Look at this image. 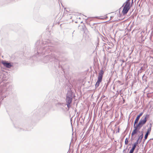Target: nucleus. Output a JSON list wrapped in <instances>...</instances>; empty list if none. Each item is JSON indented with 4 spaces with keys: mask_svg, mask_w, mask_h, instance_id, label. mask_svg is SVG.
I'll return each instance as SVG.
<instances>
[{
    "mask_svg": "<svg viewBox=\"0 0 153 153\" xmlns=\"http://www.w3.org/2000/svg\"><path fill=\"white\" fill-rule=\"evenodd\" d=\"M120 15L119 11L117 12L116 13H113L107 15L106 17V18L110 17V19H113V21L114 22L117 21L118 19H119L118 18L120 17Z\"/></svg>",
    "mask_w": 153,
    "mask_h": 153,
    "instance_id": "1",
    "label": "nucleus"
},
{
    "mask_svg": "<svg viewBox=\"0 0 153 153\" xmlns=\"http://www.w3.org/2000/svg\"><path fill=\"white\" fill-rule=\"evenodd\" d=\"M130 0H127L124 4V7L122 11V13L123 14L127 13L130 8Z\"/></svg>",
    "mask_w": 153,
    "mask_h": 153,
    "instance_id": "2",
    "label": "nucleus"
},
{
    "mask_svg": "<svg viewBox=\"0 0 153 153\" xmlns=\"http://www.w3.org/2000/svg\"><path fill=\"white\" fill-rule=\"evenodd\" d=\"M72 100V96L71 95L69 94H67L66 101L67 103V105L68 108L70 106V104L71 103Z\"/></svg>",
    "mask_w": 153,
    "mask_h": 153,
    "instance_id": "3",
    "label": "nucleus"
},
{
    "mask_svg": "<svg viewBox=\"0 0 153 153\" xmlns=\"http://www.w3.org/2000/svg\"><path fill=\"white\" fill-rule=\"evenodd\" d=\"M1 62L4 66L9 68H10L13 65V64L8 63L6 61H2Z\"/></svg>",
    "mask_w": 153,
    "mask_h": 153,
    "instance_id": "4",
    "label": "nucleus"
},
{
    "mask_svg": "<svg viewBox=\"0 0 153 153\" xmlns=\"http://www.w3.org/2000/svg\"><path fill=\"white\" fill-rule=\"evenodd\" d=\"M147 121L146 117H145L143 119H141L137 125V127H141L145 124Z\"/></svg>",
    "mask_w": 153,
    "mask_h": 153,
    "instance_id": "5",
    "label": "nucleus"
},
{
    "mask_svg": "<svg viewBox=\"0 0 153 153\" xmlns=\"http://www.w3.org/2000/svg\"><path fill=\"white\" fill-rule=\"evenodd\" d=\"M143 137V134H142L138 138V139L137 140L136 142L134 143V149L135 148L136 145L138 143H140L142 141V139Z\"/></svg>",
    "mask_w": 153,
    "mask_h": 153,
    "instance_id": "6",
    "label": "nucleus"
},
{
    "mask_svg": "<svg viewBox=\"0 0 153 153\" xmlns=\"http://www.w3.org/2000/svg\"><path fill=\"white\" fill-rule=\"evenodd\" d=\"M143 113L141 112L140 113V114L137 117L134 121V125L138 122L140 117L143 115Z\"/></svg>",
    "mask_w": 153,
    "mask_h": 153,
    "instance_id": "7",
    "label": "nucleus"
},
{
    "mask_svg": "<svg viewBox=\"0 0 153 153\" xmlns=\"http://www.w3.org/2000/svg\"><path fill=\"white\" fill-rule=\"evenodd\" d=\"M104 73V72L102 70H100V72L98 76L102 78L103 75V74Z\"/></svg>",
    "mask_w": 153,
    "mask_h": 153,
    "instance_id": "8",
    "label": "nucleus"
},
{
    "mask_svg": "<svg viewBox=\"0 0 153 153\" xmlns=\"http://www.w3.org/2000/svg\"><path fill=\"white\" fill-rule=\"evenodd\" d=\"M102 78L98 76L97 82L100 83L102 81Z\"/></svg>",
    "mask_w": 153,
    "mask_h": 153,
    "instance_id": "9",
    "label": "nucleus"
},
{
    "mask_svg": "<svg viewBox=\"0 0 153 153\" xmlns=\"http://www.w3.org/2000/svg\"><path fill=\"white\" fill-rule=\"evenodd\" d=\"M151 127L150 128H148L147 129V131L146 133H147L148 134H149L151 132Z\"/></svg>",
    "mask_w": 153,
    "mask_h": 153,
    "instance_id": "10",
    "label": "nucleus"
},
{
    "mask_svg": "<svg viewBox=\"0 0 153 153\" xmlns=\"http://www.w3.org/2000/svg\"><path fill=\"white\" fill-rule=\"evenodd\" d=\"M134 151V146H133L131 150H130L129 153H133Z\"/></svg>",
    "mask_w": 153,
    "mask_h": 153,
    "instance_id": "11",
    "label": "nucleus"
},
{
    "mask_svg": "<svg viewBox=\"0 0 153 153\" xmlns=\"http://www.w3.org/2000/svg\"><path fill=\"white\" fill-rule=\"evenodd\" d=\"M128 139L127 138H126L125 140V144L126 145H127L128 143Z\"/></svg>",
    "mask_w": 153,
    "mask_h": 153,
    "instance_id": "12",
    "label": "nucleus"
},
{
    "mask_svg": "<svg viewBox=\"0 0 153 153\" xmlns=\"http://www.w3.org/2000/svg\"><path fill=\"white\" fill-rule=\"evenodd\" d=\"M149 134H148L147 133H146V134L145 135V137H144V140H146Z\"/></svg>",
    "mask_w": 153,
    "mask_h": 153,
    "instance_id": "13",
    "label": "nucleus"
},
{
    "mask_svg": "<svg viewBox=\"0 0 153 153\" xmlns=\"http://www.w3.org/2000/svg\"><path fill=\"white\" fill-rule=\"evenodd\" d=\"M100 84V83L97 82L95 86L97 87H98L99 86Z\"/></svg>",
    "mask_w": 153,
    "mask_h": 153,
    "instance_id": "14",
    "label": "nucleus"
},
{
    "mask_svg": "<svg viewBox=\"0 0 153 153\" xmlns=\"http://www.w3.org/2000/svg\"><path fill=\"white\" fill-rule=\"evenodd\" d=\"M134 134V130L132 131V135H133Z\"/></svg>",
    "mask_w": 153,
    "mask_h": 153,
    "instance_id": "15",
    "label": "nucleus"
},
{
    "mask_svg": "<svg viewBox=\"0 0 153 153\" xmlns=\"http://www.w3.org/2000/svg\"><path fill=\"white\" fill-rule=\"evenodd\" d=\"M98 19H103L102 18H98Z\"/></svg>",
    "mask_w": 153,
    "mask_h": 153,
    "instance_id": "16",
    "label": "nucleus"
},
{
    "mask_svg": "<svg viewBox=\"0 0 153 153\" xmlns=\"http://www.w3.org/2000/svg\"><path fill=\"white\" fill-rule=\"evenodd\" d=\"M118 132H119V128H118Z\"/></svg>",
    "mask_w": 153,
    "mask_h": 153,
    "instance_id": "17",
    "label": "nucleus"
},
{
    "mask_svg": "<svg viewBox=\"0 0 153 153\" xmlns=\"http://www.w3.org/2000/svg\"><path fill=\"white\" fill-rule=\"evenodd\" d=\"M138 127H137V128H138ZM139 127V128H140V127Z\"/></svg>",
    "mask_w": 153,
    "mask_h": 153,
    "instance_id": "18",
    "label": "nucleus"
},
{
    "mask_svg": "<svg viewBox=\"0 0 153 153\" xmlns=\"http://www.w3.org/2000/svg\"><path fill=\"white\" fill-rule=\"evenodd\" d=\"M134 134L135 133V130H134Z\"/></svg>",
    "mask_w": 153,
    "mask_h": 153,
    "instance_id": "19",
    "label": "nucleus"
},
{
    "mask_svg": "<svg viewBox=\"0 0 153 153\" xmlns=\"http://www.w3.org/2000/svg\"><path fill=\"white\" fill-rule=\"evenodd\" d=\"M133 1V0H132V1Z\"/></svg>",
    "mask_w": 153,
    "mask_h": 153,
    "instance_id": "20",
    "label": "nucleus"
}]
</instances>
